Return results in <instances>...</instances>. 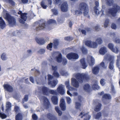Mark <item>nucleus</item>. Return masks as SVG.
<instances>
[{"instance_id": "1", "label": "nucleus", "mask_w": 120, "mask_h": 120, "mask_svg": "<svg viewBox=\"0 0 120 120\" xmlns=\"http://www.w3.org/2000/svg\"><path fill=\"white\" fill-rule=\"evenodd\" d=\"M102 0V2L104 1V0ZM105 2L109 6L112 5V8L109 9L106 12H105V14L103 9L99 12L98 8L96 7H94V11L96 15H98L100 14L102 16L105 15H110L113 17H115L116 16L117 12L120 11V7L116 4H113L112 0H105Z\"/></svg>"}, {"instance_id": "2", "label": "nucleus", "mask_w": 120, "mask_h": 120, "mask_svg": "<svg viewBox=\"0 0 120 120\" xmlns=\"http://www.w3.org/2000/svg\"><path fill=\"white\" fill-rule=\"evenodd\" d=\"M4 17L8 21L10 26H13L16 24V21L15 19L7 12H6L5 14L4 15Z\"/></svg>"}, {"instance_id": "3", "label": "nucleus", "mask_w": 120, "mask_h": 120, "mask_svg": "<svg viewBox=\"0 0 120 120\" xmlns=\"http://www.w3.org/2000/svg\"><path fill=\"white\" fill-rule=\"evenodd\" d=\"M73 76L81 83L82 82L84 79H88V75L84 73H75Z\"/></svg>"}, {"instance_id": "4", "label": "nucleus", "mask_w": 120, "mask_h": 120, "mask_svg": "<svg viewBox=\"0 0 120 120\" xmlns=\"http://www.w3.org/2000/svg\"><path fill=\"white\" fill-rule=\"evenodd\" d=\"M49 90L48 88L45 86L39 87L38 89L36 90L35 93L38 94L39 93L42 92L44 94L48 95L49 93Z\"/></svg>"}, {"instance_id": "5", "label": "nucleus", "mask_w": 120, "mask_h": 120, "mask_svg": "<svg viewBox=\"0 0 120 120\" xmlns=\"http://www.w3.org/2000/svg\"><path fill=\"white\" fill-rule=\"evenodd\" d=\"M85 44L88 47L94 49L96 48L98 46V44L96 42L91 41H86Z\"/></svg>"}, {"instance_id": "6", "label": "nucleus", "mask_w": 120, "mask_h": 120, "mask_svg": "<svg viewBox=\"0 0 120 120\" xmlns=\"http://www.w3.org/2000/svg\"><path fill=\"white\" fill-rule=\"evenodd\" d=\"M93 104L95 105L94 110L96 112L99 111L101 109V105L99 100L96 99L94 101Z\"/></svg>"}, {"instance_id": "7", "label": "nucleus", "mask_w": 120, "mask_h": 120, "mask_svg": "<svg viewBox=\"0 0 120 120\" xmlns=\"http://www.w3.org/2000/svg\"><path fill=\"white\" fill-rule=\"evenodd\" d=\"M19 12H18V14L21 15V19L19 20L20 23H24L26 19L27 16L26 14V13H23L22 11H20V9H19Z\"/></svg>"}, {"instance_id": "8", "label": "nucleus", "mask_w": 120, "mask_h": 120, "mask_svg": "<svg viewBox=\"0 0 120 120\" xmlns=\"http://www.w3.org/2000/svg\"><path fill=\"white\" fill-rule=\"evenodd\" d=\"M67 58L69 60H75L78 59V55L73 53H70L67 55Z\"/></svg>"}, {"instance_id": "9", "label": "nucleus", "mask_w": 120, "mask_h": 120, "mask_svg": "<svg viewBox=\"0 0 120 120\" xmlns=\"http://www.w3.org/2000/svg\"><path fill=\"white\" fill-rule=\"evenodd\" d=\"M57 91L61 94H63L65 93L64 86L62 84L59 85L57 89Z\"/></svg>"}, {"instance_id": "10", "label": "nucleus", "mask_w": 120, "mask_h": 120, "mask_svg": "<svg viewBox=\"0 0 120 120\" xmlns=\"http://www.w3.org/2000/svg\"><path fill=\"white\" fill-rule=\"evenodd\" d=\"M49 25H46L45 23H43L39 24L38 26L35 29L36 30H39L43 29L44 28L49 29Z\"/></svg>"}, {"instance_id": "11", "label": "nucleus", "mask_w": 120, "mask_h": 120, "mask_svg": "<svg viewBox=\"0 0 120 120\" xmlns=\"http://www.w3.org/2000/svg\"><path fill=\"white\" fill-rule=\"evenodd\" d=\"M87 62L90 66H92L94 64V60L93 57L89 56L87 57Z\"/></svg>"}, {"instance_id": "12", "label": "nucleus", "mask_w": 120, "mask_h": 120, "mask_svg": "<svg viewBox=\"0 0 120 120\" xmlns=\"http://www.w3.org/2000/svg\"><path fill=\"white\" fill-rule=\"evenodd\" d=\"M38 97L40 101L43 102L45 105H48L49 104V101L48 99L46 97L44 96L42 97L41 96H39Z\"/></svg>"}, {"instance_id": "13", "label": "nucleus", "mask_w": 120, "mask_h": 120, "mask_svg": "<svg viewBox=\"0 0 120 120\" xmlns=\"http://www.w3.org/2000/svg\"><path fill=\"white\" fill-rule=\"evenodd\" d=\"M71 84L72 86L76 88H78L79 86L78 82L74 78H72L71 79Z\"/></svg>"}, {"instance_id": "14", "label": "nucleus", "mask_w": 120, "mask_h": 120, "mask_svg": "<svg viewBox=\"0 0 120 120\" xmlns=\"http://www.w3.org/2000/svg\"><path fill=\"white\" fill-rule=\"evenodd\" d=\"M60 9L61 11L63 12H66L68 11V4L66 2H64L61 4Z\"/></svg>"}, {"instance_id": "15", "label": "nucleus", "mask_w": 120, "mask_h": 120, "mask_svg": "<svg viewBox=\"0 0 120 120\" xmlns=\"http://www.w3.org/2000/svg\"><path fill=\"white\" fill-rule=\"evenodd\" d=\"M87 8L88 7L86 4L82 2L79 4V9L81 11H83Z\"/></svg>"}, {"instance_id": "16", "label": "nucleus", "mask_w": 120, "mask_h": 120, "mask_svg": "<svg viewBox=\"0 0 120 120\" xmlns=\"http://www.w3.org/2000/svg\"><path fill=\"white\" fill-rule=\"evenodd\" d=\"M79 116H80L81 118H82L83 117H86L84 118V120H89L90 119L91 116L89 115L88 113H84V112H82L79 115Z\"/></svg>"}, {"instance_id": "17", "label": "nucleus", "mask_w": 120, "mask_h": 120, "mask_svg": "<svg viewBox=\"0 0 120 120\" xmlns=\"http://www.w3.org/2000/svg\"><path fill=\"white\" fill-rule=\"evenodd\" d=\"M60 106L62 110L64 111L66 110L65 102L64 99L63 98H61L60 99Z\"/></svg>"}, {"instance_id": "18", "label": "nucleus", "mask_w": 120, "mask_h": 120, "mask_svg": "<svg viewBox=\"0 0 120 120\" xmlns=\"http://www.w3.org/2000/svg\"><path fill=\"white\" fill-rule=\"evenodd\" d=\"M58 81L57 80H54L52 81L48 82V84L50 85V86L52 88L54 87L57 84Z\"/></svg>"}, {"instance_id": "19", "label": "nucleus", "mask_w": 120, "mask_h": 120, "mask_svg": "<svg viewBox=\"0 0 120 120\" xmlns=\"http://www.w3.org/2000/svg\"><path fill=\"white\" fill-rule=\"evenodd\" d=\"M3 87L4 88L8 91L11 92L13 90V87L8 84H4L3 85Z\"/></svg>"}, {"instance_id": "20", "label": "nucleus", "mask_w": 120, "mask_h": 120, "mask_svg": "<svg viewBox=\"0 0 120 120\" xmlns=\"http://www.w3.org/2000/svg\"><path fill=\"white\" fill-rule=\"evenodd\" d=\"M103 94L104 92H102L101 93H99L98 94L100 95H103L102 98L103 99H111V97L109 94H105L103 95Z\"/></svg>"}, {"instance_id": "21", "label": "nucleus", "mask_w": 120, "mask_h": 120, "mask_svg": "<svg viewBox=\"0 0 120 120\" xmlns=\"http://www.w3.org/2000/svg\"><path fill=\"white\" fill-rule=\"evenodd\" d=\"M35 40L37 42L39 45H43L45 43V40L43 38H36Z\"/></svg>"}, {"instance_id": "22", "label": "nucleus", "mask_w": 120, "mask_h": 120, "mask_svg": "<svg viewBox=\"0 0 120 120\" xmlns=\"http://www.w3.org/2000/svg\"><path fill=\"white\" fill-rule=\"evenodd\" d=\"M80 65L82 68L84 69H85L87 67V65L86 64L84 59L82 58L80 60Z\"/></svg>"}, {"instance_id": "23", "label": "nucleus", "mask_w": 120, "mask_h": 120, "mask_svg": "<svg viewBox=\"0 0 120 120\" xmlns=\"http://www.w3.org/2000/svg\"><path fill=\"white\" fill-rule=\"evenodd\" d=\"M99 52L100 54L101 55H104L107 52L106 48L105 47H103L101 48L99 50Z\"/></svg>"}, {"instance_id": "24", "label": "nucleus", "mask_w": 120, "mask_h": 120, "mask_svg": "<svg viewBox=\"0 0 120 120\" xmlns=\"http://www.w3.org/2000/svg\"><path fill=\"white\" fill-rule=\"evenodd\" d=\"M51 99L54 105H56L57 104L58 98L56 96H53L51 98Z\"/></svg>"}, {"instance_id": "25", "label": "nucleus", "mask_w": 120, "mask_h": 120, "mask_svg": "<svg viewBox=\"0 0 120 120\" xmlns=\"http://www.w3.org/2000/svg\"><path fill=\"white\" fill-rule=\"evenodd\" d=\"M6 24L5 23L2 19L1 17H0V26L2 29H3L5 27Z\"/></svg>"}, {"instance_id": "26", "label": "nucleus", "mask_w": 120, "mask_h": 120, "mask_svg": "<svg viewBox=\"0 0 120 120\" xmlns=\"http://www.w3.org/2000/svg\"><path fill=\"white\" fill-rule=\"evenodd\" d=\"M53 43L54 48L55 49H57L59 43V40L57 39L54 40Z\"/></svg>"}, {"instance_id": "27", "label": "nucleus", "mask_w": 120, "mask_h": 120, "mask_svg": "<svg viewBox=\"0 0 120 120\" xmlns=\"http://www.w3.org/2000/svg\"><path fill=\"white\" fill-rule=\"evenodd\" d=\"M105 59H106L109 60H113L114 59V57L113 56H111L109 54H107L105 55Z\"/></svg>"}, {"instance_id": "28", "label": "nucleus", "mask_w": 120, "mask_h": 120, "mask_svg": "<svg viewBox=\"0 0 120 120\" xmlns=\"http://www.w3.org/2000/svg\"><path fill=\"white\" fill-rule=\"evenodd\" d=\"M90 86L88 84H86L83 86L84 90L86 92H88L90 90Z\"/></svg>"}, {"instance_id": "29", "label": "nucleus", "mask_w": 120, "mask_h": 120, "mask_svg": "<svg viewBox=\"0 0 120 120\" xmlns=\"http://www.w3.org/2000/svg\"><path fill=\"white\" fill-rule=\"evenodd\" d=\"M75 108L77 109H79L80 110L82 109L81 104L80 103L76 102L75 103Z\"/></svg>"}, {"instance_id": "30", "label": "nucleus", "mask_w": 120, "mask_h": 120, "mask_svg": "<svg viewBox=\"0 0 120 120\" xmlns=\"http://www.w3.org/2000/svg\"><path fill=\"white\" fill-rule=\"evenodd\" d=\"M68 89V90L67 91V93L68 95H69L71 96H72V94L70 93L69 91H72L76 90L74 88L71 87V86L69 87Z\"/></svg>"}, {"instance_id": "31", "label": "nucleus", "mask_w": 120, "mask_h": 120, "mask_svg": "<svg viewBox=\"0 0 120 120\" xmlns=\"http://www.w3.org/2000/svg\"><path fill=\"white\" fill-rule=\"evenodd\" d=\"M99 69L98 67H95L92 69V72L93 74H97L98 73Z\"/></svg>"}, {"instance_id": "32", "label": "nucleus", "mask_w": 120, "mask_h": 120, "mask_svg": "<svg viewBox=\"0 0 120 120\" xmlns=\"http://www.w3.org/2000/svg\"><path fill=\"white\" fill-rule=\"evenodd\" d=\"M6 110L7 111H8L11 108V103L9 102H7L6 103Z\"/></svg>"}, {"instance_id": "33", "label": "nucleus", "mask_w": 120, "mask_h": 120, "mask_svg": "<svg viewBox=\"0 0 120 120\" xmlns=\"http://www.w3.org/2000/svg\"><path fill=\"white\" fill-rule=\"evenodd\" d=\"M15 120H22V116L21 113H18L16 116Z\"/></svg>"}, {"instance_id": "34", "label": "nucleus", "mask_w": 120, "mask_h": 120, "mask_svg": "<svg viewBox=\"0 0 120 120\" xmlns=\"http://www.w3.org/2000/svg\"><path fill=\"white\" fill-rule=\"evenodd\" d=\"M92 87L94 90H98L100 88V87L97 85V82L92 85Z\"/></svg>"}, {"instance_id": "35", "label": "nucleus", "mask_w": 120, "mask_h": 120, "mask_svg": "<svg viewBox=\"0 0 120 120\" xmlns=\"http://www.w3.org/2000/svg\"><path fill=\"white\" fill-rule=\"evenodd\" d=\"M56 59L57 61L59 63L61 62L62 60V56L61 54L59 53L58 56L56 57Z\"/></svg>"}, {"instance_id": "36", "label": "nucleus", "mask_w": 120, "mask_h": 120, "mask_svg": "<svg viewBox=\"0 0 120 120\" xmlns=\"http://www.w3.org/2000/svg\"><path fill=\"white\" fill-rule=\"evenodd\" d=\"M82 11H83V13L84 16H86L88 17H89L88 15L89 10L88 8L86 9H85Z\"/></svg>"}, {"instance_id": "37", "label": "nucleus", "mask_w": 120, "mask_h": 120, "mask_svg": "<svg viewBox=\"0 0 120 120\" xmlns=\"http://www.w3.org/2000/svg\"><path fill=\"white\" fill-rule=\"evenodd\" d=\"M55 108L57 112L58 113V115L59 116H61L62 115V112L61 111L59 110L58 107L57 106H56Z\"/></svg>"}, {"instance_id": "38", "label": "nucleus", "mask_w": 120, "mask_h": 120, "mask_svg": "<svg viewBox=\"0 0 120 120\" xmlns=\"http://www.w3.org/2000/svg\"><path fill=\"white\" fill-rule=\"evenodd\" d=\"M53 75L56 78H59L60 76L59 73L56 71H54L53 72Z\"/></svg>"}, {"instance_id": "39", "label": "nucleus", "mask_w": 120, "mask_h": 120, "mask_svg": "<svg viewBox=\"0 0 120 120\" xmlns=\"http://www.w3.org/2000/svg\"><path fill=\"white\" fill-rule=\"evenodd\" d=\"M119 48L118 47H117V46H116L114 48L113 47L111 51L116 53H117L119 52Z\"/></svg>"}, {"instance_id": "40", "label": "nucleus", "mask_w": 120, "mask_h": 120, "mask_svg": "<svg viewBox=\"0 0 120 120\" xmlns=\"http://www.w3.org/2000/svg\"><path fill=\"white\" fill-rule=\"evenodd\" d=\"M1 58L3 60H6L7 59L6 54L5 53H3L1 56Z\"/></svg>"}, {"instance_id": "41", "label": "nucleus", "mask_w": 120, "mask_h": 120, "mask_svg": "<svg viewBox=\"0 0 120 120\" xmlns=\"http://www.w3.org/2000/svg\"><path fill=\"white\" fill-rule=\"evenodd\" d=\"M96 42L97 44L98 45H100L102 43V41L101 38H97L96 40Z\"/></svg>"}, {"instance_id": "42", "label": "nucleus", "mask_w": 120, "mask_h": 120, "mask_svg": "<svg viewBox=\"0 0 120 120\" xmlns=\"http://www.w3.org/2000/svg\"><path fill=\"white\" fill-rule=\"evenodd\" d=\"M56 23V21L54 20L50 19L48 20L47 22V23L48 24H55Z\"/></svg>"}, {"instance_id": "43", "label": "nucleus", "mask_w": 120, "mask_h": 120, "mask_svg": "<svg viewBox=\"0 0 120 120\" xmlns=\"http://www.w3.org/2000/svg\"><path fill=\"white\" fill-rule=\"evenodd\" d=\"M49 93L52 94L57 95V93L56 90H49Z\"/></svg>"}, {"instance_id": "44", "label": "nucleus", "mask_w": 120, "mask_h": 120, "mask_svg": "<svg viewBox=\"0 0 120 120\" xmlns=\"http://www.w3.org/2000/svg\"><path fill=\"white\" fill-rule=\"evenodd\" d=\"M60 74L62 76H67L69 75V74L68 72L64 71L61 72Z\"/></svg>"}, {"instance_id": "45", "label": "nucleus", "mask_w": 120, "mask_h": 120, "mask_svg": "<svg viewBox=\"0 0 120 120\" xmlns=\"http://www.w3.org/2000/svg\"><path fill=\"white\" fill-rule=\"evenodd\" d=\"M113 60H112L111 61L110 64L109 66V68L111 69H112L113 68Z\"/></svg>"}, {"instance_id": "46", "label": "nucleus", "mask_w": 120, "mask_h": 120, "mask_svg": "<svg viewBox=\"0 0 120 120\" xmlns=\"http://www.w3.org/2000/svg\"><path fill=\"white\" fill-rule=\"evenodd\" d=\"M101 115V113L100 112H99L97 113L96 115L94 116L95 119H99Z\"/></svg>"}, {"instance_id": "47", "label": "nucleus", "mask_w": 120, "mask_h": 120, "mask_svg": "<svg viewBox=\"0 0 120 120\" xmlns=\"http://www.w3.org/2000/svg\"><path fill=\"white\" fill-rule=\"evenodd\" d=\"M52 43H51L49 44L47 46V49L50 50H51L52 47Z\"/></svg>"}, {"instance_id": "48", "label": "nucleus", "mask_w": 120, "mask_h": 120, "mask_svg": "<svg viewBox=\"0 0 120 120\" xmlns=\"http://www.w3.org/2000/svg\"><path fill=\"white\" fill-rule=\"evenodd\" d=\"M100 66L103 68L105 69L107 67V65H105L104 62H102L100 64Z\"/></svg>"}, {"instance_id": "49", "label": "nucleus", "mask_w": 120, "mask_h": 120, "mask_svg": "<svg viewBox=\"0 0 120 120\" xmlns=\"http://www.w3.org/2000/svg\"><path fill=\"white\" fill-rule=\"evenodd\" d=\"M28 99V96L27 95L25 96L24 97L22 100V103H23L27 101Z\"/></svg>"}, {"instance_id": "50", "label": "nucleus", "mask_w": 120, "mask_h": 120, "mask_svg": "<svg viewBox=\"0 0 120 120\" xmlns=\"http://www.w3.org/2000/svg\"><path fill=\"white\" fill-rule=\"evenodd\" d=\"M109 22V19H106L104 23V26L105 27H107Z\"/></svg>"}, {"instance_id": "51", "label": "nucleus", "mask_w": 120, "mask_h": 120, "mask_svg": "<svg viewBox=\"0 0 120 120\" xmlns=\"http://www.w3.org/2000/svg\"><path fill=\"white\" fill-rule=\"evenodd\" d=\"M53 116H54L52 114L50 113H48L47 115V118L50 120H51Z\"/></svg>"}, {"instance_id": "52", "label": "nucleus", "mask_w": 120, "mask_h": 120, "mask_svg": "<svg viewBox=\"0 0 120 120\" xmlns=\"http://www.w3.org/2000/svg\"><path fill=\"white\" fill-rule=\"evenodd\" d=\"M81 49L83 54H85L86 53L87 51L86 49L84 47H82V48H81Z\"/></svg>"}, {"instance_id": "53", "label": "nucleus", "mask_w": 120, "mask_h": 120, "mask_svg": "<svg viewBox=\"0 0 120 120\" xmlns=\"http://www.w3.org/2000/svg\"><path fill=\"white\" fill-rule=\"evenodd\" d=\"M114 47L113 45L111 43L109 44L108 45V47L111 50L113 49Z\"/></svg>"}, {"instance_id": "54", "label": "nucleus", "mask_w": 120, "mask_h": 120, "mask_svg": "<svg viewBox=\"0 0 120 120\" xmlns=\"http://www.w3.org/2000/svg\"><path fill=\"white\" fill-rule=\"evenodd\" d=\"M65 84L67 89L71 86L70 84L69 81L68 80L65 82Z\"/></svg>"}, {"instance_id": "55", "label": "nucleus", "mask_w": 120, "mask_h": 120, "mask_svg": "<svg viewBox=\"0 0 120 120\" xmlns=\"http://www.w3.org/2000/svg\"><path fill=\"white\" fill-rule=\"evenodd\" d=\"M105 80L103 79H101L100 81V83L102 86H104L105 84Z\"/></svg>"}, {"instance_id": "56", "label": "nucleus", "mask_w": 120, "mask_h": 120, "mask_svg": "<svg viewBox=\"0 0 120 120\" xmlns=\"http://www.w3.org/2000/svg\"><path fill=\"white\" fill-rule=\"evenodd\" d=\"M66 98L67 103L68 104H70L71 101V98L68 97H66Z\"/></svg>"}, {"instance_id": "57", "label": "nucleus", "mask_w": 120, "mask_h": 120, "mask_svg": "<svg viewBox=\"0 0 120 120\" xmlns=\"http://www.w3.org/2000/svg\"><path fill=\"white\" fill-rule=\"evenodd\" d=\"M57 20L59 23H61L63 22L64 20V19L62 18H58V19Z\"/></svg>"}, {"instance_id": "58", "label": "nucleus", "mask_w": 120, "mask_h": 120, "mask_svg": "<svg viewBox=\"0 0 120 120\" xmlns=\"http://www.w3.org/2000/svg\"><path fill=\"white\" fill-rule=\"evenodd\" d=\"M0 116L2 119H5L6 118V116L4 113H0Z\"/></svg>"}, {"instance_id": "59", "label": "nucleus", "mask_w": 120, "mask_h": 120, "mask_svg": "<svg viewBox=\"0 0 120 120\" xmlns=\"http://www.w3.org/2000/svg\"><path fill=\"white\" fill-rule=\"evenodd\" d=\"M45 52V50L44 49H40L38 51V52L40 54H42L44 53Z\"/></svg>"}, {"instance_id": "60", "label": "nucleus", "mask_w": 120, "mask_h": 120, "mask_svg": "<svg viewBox=\"0 0 120 120\" xmlns=\"http://www.w3.org/2000/svg\"><path fill=\"white\" fill-rule=\"evenodd\" d=\"M82 12L80 11L76 10L75 11V15H80L82 14Z\"/></svg>"}, {"instance_id": "61", "label": "nucleus", "mask_w": 120, "mask_h": 120, "mask_svg": "<svg viewBox=\"0 0 120 120\" xmlns=\"http://www.w3.org/2000/svg\"><path fill=\"white\" fill-rule=\"evenodd\" d=\"M41 5L43 8L44 9H45L47 8V6L43 2H42L41 4Z\"/></svg>"}, {"instance_id": "62", "label": "nucleus", "mask_w": 120, "mask_h": 120, "mask_svg": "<svg viewBox=\"0 0 120 120\" xmlns=\"http://www.w3.org/2000/svg\"><path fill=\"white\" fill-rule=\"evenodd\" d=\"M48 76V79L49 80V81H51V80L53 78V76L51 75H49Z\"/></svg>"}, {"instance_id": "63", "label": "nucleus", "mask_w": 120, "mask_h": 120, "mask_svg": "<svg viewBox=\"0 0 120 120\" xmlns=\"http://www.w3.org/2000/svg\"><path fill=\"white\" fill-rule=\"evenodd\" d=\"M33 119L34 120H36L37 119L38 117L37 115L35 114H33L32 116Z\"/></svg>"}, {"instance_id": "64", "label": "nucleus", "mask_w": 120, "mask_h": 120, "mask_svg": "<svg viewBox=\"0 0 120 120\" xmlns=\"http://www.w3.org/2000/svg\"><path fill=\"white\" fill-rule=\"evenodd\" d=\"M35 75L36 76L39 75L40 74V72L38 70H35Z\"/></svg>"}]
</instances>
